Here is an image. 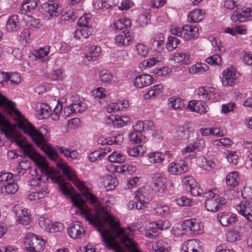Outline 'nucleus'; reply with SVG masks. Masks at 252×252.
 I'll return each mask as SVG.
<instances>
[{
    "label": "nucleus",
    "mask_w": 252,
    "mask_h": 252,
    "mask_svg": "<svg viewBox=\"0 0 252 252\" xmlns=\"http://www.w3.org/2000/svg\"><path fill=\"white\" fill-rule=\"evenodd\" d=\"M57 166L63 171L64 176L83 194L85 199L94 205V209L89 208L79 194L73 193V187L68 183H59L61 191L66 197H70L73 206L78 208L81 214L90 224L96 226L101 235L105 247L115 252H138L136 244L130 238L131 229H124L120 226L119 220L111 215L109 207L103 205L110 201H102L87 190L83 183L77 178L74 170L63 162L57 161Z\"/></svg>",
    "instance_id": "f257e3e1"
},
{
    "label": "nucleus",
    "mask_w": 252,
    "mask_h": 252,
    "mask_svg": "<svg viewBox=\"0 0 252 252\" xmlns=\"http://www.w3.org/2000/svg\"><path fill=\"white\" fill-rule=\"evenodd\" d=\"M0 107L7 115L13 118L16 122L15 125L28 136L37 147L44 151L51 160L57 161L59 158L58 154L48 143L49 135L46 129L45 130L46 132L43 134L22 115L16 107V104L13 101L0 93Z\"/></svg>",
    "instance_id": "f03ea898"
},
{
    "label": "nucleus",
    "mask_w": 252,
    "mask_h": 252,
    "mask_svg": "<svg viewBox=\"0 0 252 252\" xmlns=\"http://www.w3.org/2000/svg\"><path fill=\"white\" fill-rule=\"evenodd\" d=\"M16 144L23 151L24 155L34 162L41 174L40 176L37 175L30 181L31 185L34 187L35 191L29 194V199L32 201L47 196L49 192L47 187L48 179L50 178L53 180L47 162L40 155L34 151L32 144L26 141L25 138L21 139L18 138Z\"/></svg>",
    "instance_id": "7ed1b4c3"
},
{
    "label": "nucleus",
    "mask_w": 252,
    "mask_h": 252,
    "mask_svg": "<svg viewBox=\"0 0 252 252\" xmlns=\"http://www.w3.org/2000/svg\"><path fill=\"white\" fill-rule=\"evenodd\" d=\"M217 190H209L204 192L206 198L205 206L207 211L216 212L226 203L225 199L216 193Z\"/></svg>",
    "instance_id": "20e7f679"
},
{
    "label": "nucleus",
    "mask_w": 252,
    "mask_h": 252,
    "mask_svg": "<svg viewBox=\"0 0 252 252\" xmlns=\"http://www.w3.org/2000/svg\"><path fill=\"white\" fill-rule=\"evenodd\" d=\"M45 240L33 233H28L26 236L24 244L26 249L30 252H38L43 250Z\"/></svg>",
    "instance_id": "39448f33"
},
{
    "label": "nucleus",
    "mask_w": 252,
    "mask_h": 252,
    "mask_svg": "<svg viewBox=\"0 0 252 252\" xmlns=\"http://www.w3.org/2000/svg\"><path fill=\"white\" fill-rule=\"evenodd\" d=\"M0 131L3 133L8 140H15L16 142L17 138L21 139L22 137H16L15 131L8 120L0 112Z\"/></svg>",
    "instance_id": "423d86ee"
},
{
    "label": "nucleus",
    "mask_w": 252,
    "mask_h": 252,
    "mask_svg": "<svg viewBox=\"0 0 252 252\" xmlns=\"http://www.w3.org/2000/svg\"><path fill=\"white\" fill-rule=\"evenodd\" d=\"M222 85L224 87H233L237 82L239 77V73L232 67H229L222 72Z\"/></svg>",
    "instance_id": "0eeeda50"
},
{
    "label": "nucleus",
    "mask_w": 252,
    "mask_h": 252,
    "mask_svg": "<svg viewBox=\"0 0 252 252\" xmlns=\"http://www.w3.org/2000/svg\"><path fill=\"white\" fill-rule=\"evenodd\" d=\"M134 198L136 200L135 207L141 210L152 200V196L149 191L145 188H140L135 192Z\"/></svg>",
    "instance_id": "6e6552de"
},
{
    "label": "nucleus",
    "mask_w": 252,
    "mask_h": 252,
    "mask_svg": "<svg viewBox=\"0 0 252 252\" xmlns=\"http://www.w3.org/2000/svg\"><path fill=\"white\" fill-rule=\"evenodd\" d=\"M13 211L17 218V222L25 226L29 224L31 219L27 209L24 208L19 204H17L14 207Z\"/></svg>",
    "instance_id": "1a4fd4ad"
},
{
    "label": "nucleus",
    "mask_w": 252,
    "mask_h": 252,
    "mask_svg": "<svg viewBox=\"0 0 252 252\" xmlns=\"http://www.w3.org/2000/svg\"><path fill=\"white\" fill-rule=\"evenodd\" d=\"M195 92L199 98L202 100H215L218 96L217 90L214 87H202L196 90Z\"/></svg>",
    "instance_id": "9d476101"
},
{
    "label": "nucleus",
    "mask_w": 252,
    "mask_h": 252,
    "mask_svg": "<svg viewBox=\"0 0 252 252\" xmlns=\"http://www.w3.org/2000/svg\"><path fill=\"white\" fill-rule=\"evenodd\" d=\"M238 213L244 217L248 221H252V201H241L236 206Z\"/></svg>",
    "instance_id": "9b49d317"
},
{
    "label": "nucleus",
    "mask_w": 252,
    "mask_h": 252,
    "mask_svg": "<svg viewBox=\"0 0 252 252\" xmlns=\"http://www.w3.org/2000/svg\"><path fill=\"white\" fill-rule=\"evenodd\" d=\"M252 14V9L243 7L241 10L234 11L231 16V19L234 22H245L249 20Z\"/></svg>",
    "instance_id": "f8f14e48"
},
{
    "label": "nucleus",
    "mask_w": 252,
    "mask_h": 252,
    "mask_svg": "<svg viewBox=\"0 0 252 252\" xmlns=\"http://www.w3.org/2000/svg\"><path fill=\"white\" fill-rule=\"evenodd\" d=\"M68 234L72 239H80L85 234V229L80 221H74L67 229Z\"/></svg>",
    "instance_id": "ddd939ff"
},
{
    "label": "nucleus",
    "mask_w": 252,
    "mask_h": 252,
    "mask_svg": "<svg viewBox=\"0 0 252 252\" xmlns=\"http://www.w3.org/2000/svg\"><path fill=\"white\" fill-rule=\"evenodd\" d=\"M166 179L160 173L155 176L154 186L158 195L160 197H163L165 193L166 186L165 185Z\"/></svg>",
    "instance_id": "4468645a"
},
{
    "label": "nucleus",
    "mask_w": 252,
    "mask_h": 252,
    "mask_svg": "<svg viewBox=\"0 0 252 252\" xmlns=\"http://www.w3.org/2000/svg\"><path fill=\"white\" fill-rule=\"evenodd\" d=\"M188 170V163L184 160H180L178 163H170L168 168V172L172 175L182 174Z\"/></svg>",
    "instance_id": "2eb2a0df"
},
{
    "label": "nucleus",
    "mask_w": 252,
    "mask_h": 252,
    "mask_svg": "<svg viewBox=\"0 0 252 252\" xmlns=\"http://www.w3.org/2000/svg\"><path fill=\"white\" fill-rule=\"evenodd\" d=\"M41 8L44 12L49 14L51 18L57 17L61 14V10L57 3L50 1L42 4Z\"/></svg>",
    "instance_id": "dca6fc26"
},
{
    "label": "nucleus",
    "mask_w": 252,
    "mask_h": 252,
    "mask_svg": "<svg viewBox=\"0 0 252 252\" xmlns=\"http://www.w3.org/2000/svg\"><path fill=\"white\" fill-rule=\"evenodd\" d=\"M217 219L223 226H227L234 224L236 221V218L230 213L221 212L218 214Z\"/></svg>",
    "instance_id": "f3484780"
},
{
    "label": "nucleus",
    "mask_w": 252,
    "mask_h": 252,
    "mask_svg": "<svg viewBox=\"0 0 252 252\" xmlns=\"http://www.w3.org/2000/svg\"><path fill=\"white\" fill-rule=\"evenodd\" d=\"M132 37L129 32L125 31L115 37L116 43L119 46H126L129 45Z\"/></svg>",
    "instance_id": "a211bd4d"
},
{
    "label": "nucleus",
    "mask_w": 252,
    "mask_h": 252,
    "mask_svg": "<svg viewBox=\"0 0 252 252\" xmlns=\"http://www.w3.org/2000/svg\"><path fill=\"white\" fill-rule=\"evenodd\" d=\"M208 109L209 107L204 101L190 100V111L198 113H205Z\"/></svg>",
    "instance_id": "6ab92c4d"
},
{
    "label": "nucleus",
    "mask_w": 252,
    "mask_h": 252,
    "mask_svg": "<svg viewBox=\"0 0 252 252\" xmlns=\"http://www.w3.org/2000/svg\"><path fill=\"white\" fill-rule=\"evenodd\" d=\"M152 83V78L151 75L144 74L139 75L134 79V84L138 88H142L147 86Z\"/></svg>",
    "instance_id": "aec40b11"
},
{
    "label": "nucleus",
    "mask_w": 252,
    "mask_h": 252,
    "mask_svg": "<svg viewBox=\"0 0 252 252\" xmlns=\"http://www.w3.org/2000/svg\"><path fill=\"white\" fill-rule=\"evenodd\" d=\"M164 37L161 33L155 36L150 40L153 48L158 52H161L164 49Z\"/></svg>",
    "instance_id": "412c9836"
},
{
    "label": "nucleus",
    "mask_w": 252,
    "mask_h": 252,
    "mask_svg": "<svg viewBox=\"0 0 252 252\" xmlns=\"http://www.w3.org/2000/svg\"><path fill=\"white\" fill-rule=\"evenodd\" d=\"M196 163L203 169L211 171L216 166V163L206 158L199 157L196 160Z\"/></svg>",
    "instance_id": "4be33fe9"
},
{
    "label": "nucleus",
    "mask_w": 252,
    "mask_h": 252,
    "mask_svg": "<svg viewBox=\"0 0 252 252\" xmlns=\"http://www.w3.org/2000/svg\"><path fill=\"white\" fill-rule=\"evenodd\" d=\"M37 114L41 119H45L49 117L51 112L50 107L46 103H38L35 108Z\"/></svg>",
    "instance_id": "5701e85b"
},
{
    "label": "nucleus",
    "mask_w": 252,
    "mask_h": 252,
    "mask_svg": "<svg viewBox=\"0 0 252 252\" xmlns=\"http://www.w3.org/2000/svg\"><path fill=\"white\" fill-rule=\"evenodd\" d=\"M190 231L195 236L203 233V226L199 219H192L190 220Z\"/></svg>",
    "instance_id": "b1692460"
},
{
    "label": "nucleus",
    "mask_w": 252,
    "mask_h": 252,
    "mask_svg": "<svg viewBox=\"0 0 252 252\" xmlns=\"http://www.w3.org/2000/svg\"><path fill=\"white\" fill-rule=\"evenodd\" d=\"M6 28L9 32H16L20 28V22L17 15L9 17L6 24Z\"/></svg>",
    "instance_id": "393cba45"
},
{
    "label": "nucleus",
    "mask_w": 252,
    "mask_h": 252,
    "mask_svg": "<svg viewBox=\"0 0 252 252\" xmlns=\"http://www.w3.org/2000/svg\"><path fill=\"white\" fill-rule=\"evenodd\" d=\"M129 139L133 144L144 143L146 141V137L143 135L140 131L137 130H134L129 134Z\"/></svg>",
    "instance_id": "a878e982"
},
{
    "label": "nucleus",
    "mask_w": 252,
    "mask_h": 252,
    "mask_svg": "<svg viewBox=\"0 0 252 252\" xmlns=\"http://www.w3.org/2000/svg\"><path fill=\"white\" fill-rule=\"evenodd\" d=\"M188 25L181 28H174L171 29L170 32L172 34L183 37L185 40H189V34L188 31Z\"/></svg>",
    "instance_id": "bb28decb"
},
{
    "label": "nucleus",
    "mask_w": 252,
    "mask_h": 252,
    "mask_svg": "<svg viewBox=\"0 0 252 252\" xmlns=\"http://www.w3.org/2000/svg\"><path fill=\"white\" fill-rule=\"evenodd\" d=\"M38 1L39 0H27L26 1H23L21 9L22 13H26L35 9L37 7Z\"/></svg>",
    "instance_id": "cd10ccee"
},
{
    "label": "nucleus",
    "mask_w": 252,
    "mask_h": 252,
    "mask_svg": "<svg viewBox=\"0 0 252 252\" xmlns=\"http://www.w3.org/2000/svg\"><path fill=\"white\" fill-rule=\"evenodd\" d=\"M18 189L17 184L14 182L13 179L9 181L7 183H3L1 188L2 192L7 194H14L17 192Z\"/></svg>",
    "instance_id": "c85d7f7f"
},
{
    "label": "nucleus",
    "mask_w": 252,
    "mask_h": 252,
    "mask_svg": "<svg viewBox=\"0 0 252 252\" xmlns=\"http://www.w3.org/2000/svg\"><path fill=\"white\" fill-rule=\"evenodd\" d=\"M209 68V67L205 63H198L195 65H193L190 68V73L201 75L206 72Z\"/></svg>",
    "instance_id": "c756f323"
},
{
    "label": "nucleus",
    "mask_w": 252,
    "mask_h": 252,
    "mask_svg": "<svg viewBox=\"0 0 252 252\" xmlns=\"http://www.w3.org/2000/svg\"><path fill=\"white\" fill-rule=\"evenodd\" d=\"M148 159L151 163H161L164 159V155L159 152H152L147 155Z\"/></svg>",
    "instance_id": "7c9ffc66"
},
{
    "label": "nucleus",
    "mask_w": 252,
    "mask_h": 252,
    "mask_svg": "<svg viewBox=\"0 0 252 252\" xmlns=\"http://www.w3.org/2000/svg\"><path fill=\"white\" fill-rule=\"evenodd\" d=\"M57 149L66 158H70L72 159H76L79 156V154L76 150H71L70 148L63 147L57 146Z\"/></svg>",
    "instance_id": "2f4dec72"
},
{
    "label": "nucleus",
    "mask_w": 252,
    "mask_h": 252,
    "mask_svg": "<svg viewBox=\"0 0 252 252\" xmlns=\"http://www.w3.org/2000/svg\"><path fill=\"white\" fill-rule=\"evenodd\" d=\"M101 51V49L99 46L93 45L90 48L89 52L86 55V58L89 61H94L98 57Z\"/></svg>",
    "instance_id": "473e14b6"
},
{
    "label": "nucleus",
    "mask_w": 252,
    "mask_h": 252,
    "mask_svg": "<svg viewBox=\"0 0 252 252\" xmlns=\"http://www.w3.org/2000/svg\"><path fill=\"white\" fill-rule=\"evenodd\" d=\"M238 173L233 171L229 173L226 177V183L228 186L234 188L238 185Z\"/></svg>",
    "instance_id": "72a5a7b5"
},
{
    "label": "nucleus",
    "mask_w": 252,
    "mask_h": 252,
    "mask_svg": "<svg viewBox=\"0 0 252 252\" xmlns=\"http://www.w3.org/2000/svg\"><path fill=\"white\" fill-rule=\"evenodd\" d=\"M163 87L161 84H158L152 86L145 94V98L147 99L150 97H155L161 94Z\"/></svg>",
    "instance_id": "f704fd0d"
},
{
    "label": "nucleus",
    "mask_w": 252,
    "mask_h": 252,
    "mask_svg": "<svg viewBox=\"0 0 252 252\" xmlns=\"http://www.w3.org/2000/svg\"><path fill=\"white\" fill-rule=\"evenodd\" d=\"M103 185L105 188H108V189H113L117 185V181L115 178H113L110 175H107L103 178Z\"/></svg>",
    "instance_id": "c9c22d12"
},
{
    "label": "nucleus",
    "mask_w": 252,
    "mask_h": 252,
    "mask_svg": "<svg viewBox=\"0 0 252 252\" xmlns=\"http://www.w3.org/2000/svg\"><path fill=\"white\" fill-rule=\"evenodd\" d=\"M77 16L73 10H69L66 11L63 14H62L60 19L65 23H70L76 21Z\"/></svg>",
    "instance_id": "e433bc0d"
},
{
    "label": "nucleus",
    "mask_w": 252,
    "mask_h": 252,
    "mask_svg": "<svg viewBox=\"0 0 252 252\" xmlns=\"http://www.w3.org/2000/svg\"><path fill=\"white\" fill-rule=\"evenodd\" d=\"M190 192L194 196H200L202 192V189L199 188L198 183L193 179H190Z\"/></svg>",
    "instance_id": "4c0bfd02"
},
{
    "label": "nucleus",
    "mask_w": 252,
    "mask_h": 252,
    "mask_svg": "<svg viewBox=\"0 0 252 252\" xmlns=\"http://www.w3.org/2000/svg\"><path fill=\"white\" fill-rule=\"evenodd\" d=\"M168 101L169 106L175 110L182 108L184 105L182 100L176 96L171 97L168 99Z\"/></svg>",
    "instance_id": "58836bf2"
},
{
    "label": "nucleus",
    "mask_w": 252,
    "mask_h": 252,
    "mask_svg": "<svg viewBox=\"0 0 252 252\" xmlns=\"http://www.w3.org/2000/svg\"><path fill=\"white\" fill-rule=\"evenodd\" d=\"M100 80L105 83L110 84L113 77L111 72L107 69H102L99 72Z\"/></svg>",
    "instance_id": "ea45409f"
},
{
    "label": "nucleus",
    "mask_w": 252,
    "mask_h": 252,
    "mask_svg": "<svg viewBox=\"0 0 252 252\" xmlns=\"http://www.w3.org/2000/svg\"><path fill=\"white\" fill-rule=\"evenodd\" d=\"M145 151V148L143 147L142 145H140L129 148L127 152L130 156L137 157L143 155Z\"/></svg>",
    "instance_id": "a19ab883"
},
{
    "label": "nucleus",
    "mask_w": 252,
    "mask_h": 252,
    "mask_svg": "<svg viewBox=\"0 0 252 252\" xmlns=\"http://www.w3.org/2000/svg\"><path fill=\"white\" fill-rule=\"evenodd\" d=\"M155 213L156 214L165 217L168 215L170 213V210L168 206L165 205H158L154 208Z\"/></svg>",
    "instance_id": "79ce46f5"
},
{
    "label": "nucleus",
    "mask_w": 252,
    "mask_h": 252,
    "mask_svg": "<svg viewBox=\"0 0 252 252\" xmlns=\"http://www.w3.org/2000/svg\"><path fill=\"white\" fill-rule=\"evenodd\" d=\"M108 159L111 162L121 163L125 161L126 157L121 153L114 152L108 157Z\"/></svg>",
    "instance_id": "37998d69"
},
{
    "label": "nucleus",
    "mask_w": 252,
    "mask_h": 252,
    "mask_svg": "<svg viewBox=\"0 0 252 252\" xmlns=\"http://www.w3.org/2000/svg\"><path fill=\"white\" fill-rule=\"evenodd\" d=\"M226 239L228 242H234L241 239L239 232L235 229H231L226 233Z\"/></svg>",
    "instance_id": "c03bdc74"
},
{
    "label": "nucleus",
    "mask_w": 252,
    "mask_h": 252,
    "mask_svg": "<svg viewBox=\"0 0 252 252\" xmlns=\"http://www.w3.org/2000/svg\"><path fill=\"white\" fill-rule=\"evenodd\" d=\"M180 43V40L176 37L169 36L166 44V47L169 51H172L176 49Z\"/></svg>",
    "instance_id": "a18cd8bd"
},
{
    "label": "nucleus",
    "mask_w": 252,
    "mask_h": 252,
    "mask_svg": "<svg viewBox=\"0 0 252 252\" xmlns=\"http://www.w3.org/2000/svg\"><path fill=\"white\" fill-rule=\"evenodd\" d=\"M115 122L113 121L112 118H109L108 120L112 121L114 126L117 125L118 127H122L130 121V118L128 116H122L118 118H115Z\"/></svg>",
    "instance_id": "49530a36"
},
{
    "label": "nucleus",
    "mask_w": 252,
    "mask_h": 252,
    "mask_svg": "<svg viewBox=\"0 0 252 252\" xmlns=\"http://www.w3.org/2000/svg\"><path fill=\"white\" fill-rule=\"evenodd\" d=\"M152 249L155 252H168L166 248V244L163 241L158 240L152 244Z\"/></svg>",
    "instance_id": "de8ad7c7"
},
{
    "label": "nucleus",
    "mask_w": 252,
    "mask_h": 252,
    "mask_svg": "<svg viewBox=\"0 0 252 252\" xmlns=\"http://www.w3.org/2000/svg\"><path fill=\"white\" fill-rule=\"evenodd\" d=\"M206 62L211 65H221L222 63L220 55L218 54L208 57L206 59Z\"/></svg>",
    "instance_id": "09e8293b"
},
{
    "label": "nucleus",
    "mask_w": 252,
    "mask_h": 252,
    "mask_svg": "<svg viewBox=\"0 0 252 252\" xmlns=\"http://www.w3.org/2000/svg\"><path fill=\"white\" fill-rule=\"evenodd\" d=\"M50 50V47L46 46L44 48H41L38 50L33 51V54L36 58L41 59L48 55Z\"/></svg>",
    "instance_id": "8fccbe9b"
},
{
    "label": "nucleus",
    "mask_w": 252,
    "mask_h": 252,
    "mask_svg": "<svg viewBox=\"0 0 252 252\" xmlns=\"http://www.w3.org/2000/svg\"><path fill=\"white\" fill-rule=\"evenodd\" d=\"M190 18L194 23L198 22L202 19V11L198 9H195L190 12Z\"/></svg>",
    "instance_id": "3c124183"
},
{
    "label": "nucleus",
    "mask_w": 252,
    "mask_h": 252,
    "mask_svg": "<svg viewBox=\"0 0 252 252\" xmlns=\"http://www.w3.org/2000/svg\"><path fill=\"white\" fill-rule=\"evenodd\" d=\"M204 145L205 142L203 140L197 139L191 144V147H190V152H192L193 151L195 150L199 152L203 150Z\"/></svg>",
    "instance_id": "603ef678"
},
{
    "label": "nucleus",
    "mask_w": 252,
    "mask_h": 252,
    "mask_svg": "<svg viewBox=\"0 0 252 252\" xmlns=\"http://www.w3.org/2000/svg\"><path fill=\"white\" fill-rule=\"evenodd\" d=\"M150 225L154 229L155 228L158 227L160 230H165L170 227V223L167 220H165L164 221H159L158 223L152 222L150 223Z\"/></svg>",
    "instance_id": "864d4df0"
},
{
    "label": "nucleus",
    "mask_w": 252,
    "mask_h": 252,
    "mask_svg": "<svg viewBox=\"0 0 252 252\" xmlns=\"http://www.w3.org/2000/svg\"><path fill=\"white\" fill-rule=\"evenodd\" d=\"M10 81L12 84L17 85L21 82L20 74L17 72L7 73V82Z\"/></svg>",
    "instance_id": "5fc2aeb1"
},
{
    "label": "nucleus",
    "mask_w": 252,
    "mask_h": 252,
    "mask_svg": "<svg viewBox=\"0 0 252 252\" xmlns=\"http://www.w3.org/2000/svg\"><path fill=\"white\" fill-rule=\"evenodd\" d=\"M136 49L138 54L144 57H146L149 52V48L142 43L137 44L136 45Z\"/></svg>",
    "instance_id": "6e6d98bb"
},
{
    "label": "nucleus",
    "mask_w": 252,
    "mask_h": 252,
    "mask_svg": "<svg viewBox=\"0 0 252 252\" xmlns=\"http://www.w3.org/2000/svg\"><path fill=\"white\" fill-rule=\"evenodd\" d=\"M63 229L64 225L62 223L56 222L53 223H51L50 227H49L48 231L51 233H55L62 231Z\"/></svg>",
    "instance_id": "4d7b16f0"
},
{
    "label": "nucleus",
    "mask_w": 252,
    "mask_h": 252,
    "mask_svg": "<svg viewBox=\"0 0 252 252\" xmlns=\"http://www.w3.org/2000/svg\"><path fill=\"white\" fill-rule=\"evenodd\" d=\"M138 125L142 126V128L146 130H153L155 129V126L154 122L151 120H145L142 122H139L138 125H136V126Z\"/></svg>",
    "instance_id": "13d9d810"
},
{
    "label": "nucleus",
    "mask_w": 252,
    "mask_h": 252,
    "mask_svg": "<svg viewBox=\"0 0 252 252\" xmlns=\"http://www.w3.org/2000/svg\"><path fill=\"white\" fill-rule=\"evenodd\" d=\"M208 40L211 42L212 45L215 48V51H220L221 50V42L218 38L210 36Z\"/></svg>",
    "instance_id": "bf43d9fd"
},
{
    "label": "nucleus",
    "mask_w": 252,
    "mask_h": 252,
    "mask_svg": "<svg viewBox=\"0 0 252 252\" xmlns=\"http://www.w3.org/2000/svg\"><path fill=\"white\" fill-rule=\"evenodd\" d=\"M236 107V104L234 102H229L223 104L221 106V112L226 114L234 111Z\"/></svg>",
    "instance_id": "052dcab7"
},
{
    "label": "nucleus",
    "mask_w": 252,
    "mask_h": 252,
    "mask_svg": "<svg viewBox=\"0 0 252 252\" xmlns=\"http://www.w3.org/2000/svg\"><path fill=\"white\" fill-rule=\"evenodd\" d=\"M238 157L235 152L231 151H227L226 158L228 161L231 163L232 165H235L237 164Z\"/></svg>",
    "instance_id": "680f3d73"
},
{
    "label": "nucleus",
    "mask_w": 252,
    "mask_h": 252,
    "mask_svg": "<svg viewBox=\"0 0 252 252\" xmlns=\"http://www.w3.org/2000/svg\"><path fill=\"white\" fill-rule=\"evenodd\" d=\"M91 17V15L90 14H85L83 16H81L77 21L78 25L79 27L88 26L89 20Z\"/></svg>",
    "instance_id": "e2e57ef3"
},
{
    "label": "nucleus",
    "mask_w": 252,
    "mask_h": 252,
    "mask_svg": "<svg viewBox=\"0 0 252 252\" xmlns=\"http://www.w3.org/2000/svg\"><path fill=\"white\" fill-rule=\"evenodd\" d=\"M72 108L74 113H82L86 110L85 104L83 102H78L72 104Z\"/></svg>",
    "instance_id": "0e129e2a"
},
{
    "label": "nucleus",
    "mask_w": 252,
    "mask_h": 252,
    "mask_svg": "<svg viewBox=\"0 0 252 252\" xmlns=\"http://www.w3.org/2000/svg\"><path fill=\"white\" fill-rule=\"evenodd\" d=\"M63 71L61 69L54 70L48 75V77L52 80H58L62 78Z\"/></svg>",
    "instance_id": "69168bd1"
},
{
    "label": "nucleus",
    "mask_w": 252,
    "mask_h": 252,
    "mask_svg": "<svg viewBox=\"0 0 252 252\" xmlns=\"http://www.w3.org/2000/svg\"><path fill=\"white\" fill-rule=\"evenodd\" d=\"M41 26L39 19L31 17L29 21V27L31 29H38Z\"/></svg>",
    "instance_id": "338daca9"
},
{
    "label": "nucleus",
    "mask_w": 252,
    "mask_h": 252,
    "mask_svg": "<svg viewBox=\"0 0 252 252\" xmlns=\"http://www.w3.org/2000/svg\"><path fill=\"white\" fill-rule=\"evenodd\" d=\"M106 110L108 113H115L121 110V108L120 106V103H112L107 105L106 107Z\"/></svg>",
    "instance_id": "774afa93"
}]
</instances>
